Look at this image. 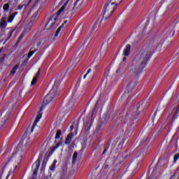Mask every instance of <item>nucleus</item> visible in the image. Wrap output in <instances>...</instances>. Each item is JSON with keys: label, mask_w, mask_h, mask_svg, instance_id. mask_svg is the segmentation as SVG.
I'll return each instance as SVG.
<instances>
[{"label": "nucleus", "mask_w": 179, "mask_h": 179, "mask_svg": "<svg viewBox=\"0 0 179 179\" xmlns=\"http://www.w3.org/2000/svg\"><path fill=\"white\" fill-rule=\"evenodd\" d=\"M40 1V0H35V1H34V2H35V4H36V3H38V1Z\"/></svg>", "instance_id": "37"}, {"label": "nucleus", "mask_w": 179, "mask_h": 179, "mask_svg": "<svg viewBox=\"0 0 179 179\" xmlns=\"http://www.w3.org/2000/svg\"><path fill=\"white\" fill-rule=\"evenodd\" d=\"M120 2H122V0H110V2H109V3H114L117 8Z\"/></svg>", "instance_id": "17"}, {"label": "nucleus", "mask_w": 179, "mask_h": 179, "mask_svg": "<svg viewBox=\"0 0 179 179\" xmlns=\"http://www.w3.org/2000/svg\"><path fill=\"white\" fill-rule=\"evenodd\" d=\"M59 146H62V141H60L59 143H57V144L52 148H50V155H52V153H54V152L58 149V148H59Z\"/></svg>", "instance_id": "12"}, {"label": "nucleus", "mask_w": 179, "mask_h": 179, "mask_svg": "<svg viewBox=\"0 0 179 179\" xmlns=\"http://www.w3.org/2000/svg\"><path fill=\"white\" fill-rule=\"evenodd\" d=\"M40 163H41V160L40 159H38L32 165V171L33 175L31 176V178H29V179H37V173L38 172V169H40Z\"/></svg>", "instance_id": "5"}, {"label": "nucleus", "mask_w": 179, "mask_h": 179, "mask_svg": "<svg viewBox=\"0 0 179 179\" xmlns=\"http://www.w3.org/2000/svg\"><path fill=\"white\" fill-rule=\"evenodd\" d=\"M17 12L13 13L10 15H9L7 23H12L13 22V20L15 19V17L17 15Z\"/></svg>", "instance_id": "14"}, {"label": "nucleus", "mask_w": 179, "mask_h": 179, "mask_svg": "<svg viewBox=\"0 0 179 179\" xmlns=\"http://www.w3.org/2000/svg\"><path fill=\"white\" fill-rule=\"evenodd\" d=\"M122 61L123 62L127 61V57H123Z\"/></svg>", "instance_id": "38"}, {"label": "nucleus", "mask_w": 179, "mask_h": 179, "mask_svg": "<svg viewBox=\"0 0 179 179\" xmlns=\"http://www.w3.org/2000/svg\"><path fill=\"white\" fill-rule=\"evenodd\" d=\"M129 52H131V45L127 44L124 49L123 55H124V57H128Z\"/></svg>", "instance_id": "10"}, {"label": "nucleus", "mask_w": 179, "mask_h": 179, "mask_svg": "<svg viewBox=\"0 0 179 179\" xmlns=\"http://www.w3.org/2000/svg\"><path fill=\"white\" fill-rule=\"evenodd\" d=\"M67 6H68V1H66V2L60 8V9L57 12V16H59V15H61V13H62V12H64V10H65V8H66Z\"/></svg>", "instance_id": "15"}, {"label": "nucleus", "mask_w": 179, "mask_h": 179, "mask_svg": "<svg viewBox=\"0 0 179 179\" xmlns=\"http://www.w3.org/2000/svg\"><path fill=\"white\" fill-rule=\"evenodd\" d=\"M21 146L22 141H20L18 144V146L17 147V149L13 155V160L16 162L17 164H20V163L22 162V157H23L24 152Z\"/></svg>", "instance_id": "4"}, {"label": "nucleus", "mask_w": 179, "mask_h": 179, "mask_svg": "<svg viewBox=\"0 0 179 179\" xmlns=\"http://www.w3.org/2000/svg\"><path fill=\"white\" fill-rule=\"evenodd\" d=\"M135 86H136V82L135 81H131L130 82V83L128 85L127 87L129 89H134V87H135Z\"/></svg>", "instance_id": "18"}, {"label": "nucleus", "mask_w": 179, "mask_h": 179, "mask_svg": "<svg viewBox=\"0 0 179 179\" xmlns=\"http://www.w3.org/2000/svg\"><path fill=\"white\" fill-rule=\"evenodd\" d=\"M173 159H174V162L178 161V159H179V154H176V155H174Z\"/></svg>", "instance_id": "31"}, {"label": "nucleus", "mask_w": 179, "mask_h": 179, "mask_svg": "<svg viewBox=\"0 0 179 179\" xmlns=\"http://www.w3.org/2000/svg\"><path fill=\"white\" fill-rule=\"evenodd\" d=\"M7 120H9V113H6L5 117H4V123L6 122Z\"/></svg>", "instance_id": "28"}, {"label": "nucleus", "mask_w": 179, "mask_h": 179, "mask_svg": "<svg viewBox=\"0 0 179 179\" xmlns=\"http://www.w3.org/2000/svg\"><path fill=\"white\" fill-rule=\"evenodd\" d=\"M76 159H78V152H74L73 155V159H72L73 163H75V162H76Z\"/></svg>", "instance_id": "21"}, {"label": "nucleus", "mask_w": 179, "mask_h": 179, "mask_svg": "<svg viewBox=\"0 0 179 179\" xmlns=\"http://www.w3.org/2000/svg\"><path fill=\"white\" fill-rule=\"evenodd\" d=\"M37 13H34V15H33V16L31 17V19L33 20V19H36V17H37Z\"/></svg>", "instance_id": "34"}, {"label": "nucleus", "mask_w": 179, "mask_h": 179, "mask_svg": "<svg viewBox=\"0 0 179 179\" xmlns=\"http://www.w3.org/2000/svg\"><path fill=\"white\" fill-rule=\"evenodd\" d=\"M73 138V133H70L66 138L65 144L69 145V143H71Z\"/></svg>", "instance_id": "13"}, {"label": "nucleus", "mask_w": 179, "mask_h": 179, "mask_svg": "<svg viewBox=\"0 0 179 179\" xmlns=\"http://www.w3.org/2000/svg\"><path fill=\"white\" fill-rule=\"evenodd\" d=\"M58 26V22H57V17L51 18L45 26L47 30L51 29H55Z\"/></svg>", "instance_id": "6"}, {"label": "nucleus", "mask_w": 179, "mask_h": 179, "mask_svg": "<svg viewBox=\"0 0 179 179\" xmlns=\"http://www.w3.org/2000/svg\"><path fill=\"white\" fill-rule=\"evenodd\" d=\"M75 100H76V96L73 95V96L70 99V101H71V103H75Z\"/></svg>", "instance_id": "27"}, {"label": "nucleus", "mask_w": 179, "mask_h": 179, "mask_svg": "<svg viewBox=\"0 0 179 179\" xmlns=\"http://www.w3.org/2000/svg\"><path fill=\"white\" fill-rule=\"evenodd\" d=\"M104 152H106V150L103 151V153H104Z\"/></svg>", "instance_id": "45"}, {"label": "nucleus", "mask_w": 179, "mask_h": 179, "mask_svg": "<svg viewBox=\"0 0 179 179\" xmlns=\"http://www.w3.org/2000/svg\"><path fill=\"white\" fill-rule=\"evenodd\" d=\"M70 128H71V129L72 131V129H73V126H71Z\"/></svg>", "instance_id": "40"}, {"label": "nucleus", "mask_w": 179, "mask_h": 179, "mask_svg": "<svg viewBox=\"0 0 179 179\" xmlns=\"http://www.w3.org/2000/svg\"><path fill=\"white\" fill-rule=\"evenodd\" d=\"M6 14L3 15L0 21V29H6L8 26V22H6Z\"/></svg>", "instance_id": "8"}, {"label": "nucleus", "mask_w": 179, "mask_h": 179, "mask_svg": "<svg viewBox=\"0 0 179 179\" xmlns=\"http://www.w3.org/2000/svg\"><path fill=\"white\" fill-rule=\"evenodd\" d=\"M137 114L139 115V112H137Z\"/></svg>", "instance_id": "44"}, {"label": "nucleus", "mask_w": 179, "mask_h": 179, "mask_svg": "<svg viewBox=\"0 0 179 179\" xmlns=\"http://www.w3.org/2000/svg\"><path fill=\"white\" fill-rule=\"evenodd\" d=\"M90 72H92V69H89L87 70V73L85 74V76H84V77H83L84 79H86L87 75H89V73H90Z\"/></svg>", "instance_id": "25"}, {"label": "nucleus", "mask_w": 179, "mask_h": 179, "mask_svg": "<svg viewBox=\"0 0 179 179\" xmlns=\"http://www.w3.org/2000/svg\"><path fill=\"white\" fill-rule=\"evenodd\" d=\"M16 167H17V166H15V169H16Z\"/></svg>", "instance_id": "46"}, {"label": "nucleus", "mask_w": 179, "mask_h": 179, "mask_svg": "<svg viewBox=\"0 0 179 179\" xmlns=\"http://www.w3.org/2000/svg\"><path fill=\"white\" fill-rule=\"evenodd\" d=\"M30 24H31V22H29L28 25L30 26Z\"/></svg>", "instance_id": "41"}, {"label": "nucleus", "mask_w": 179, "mask_h": 179, "mask_svg": "<svg viewBox=\"0 0 179 179\" xmlns=\"http://www.w3.org/2000/svg\"><path fill=\"white\" fill-rule=\"evenodd\" d=\"M54 170H55V163H53L50 168V171H54Z\"/></svg>", "instance_id": "26"}, {"label": "nucleus", "mask_w": 179, "mask_h": 179, "mask_svg": "<svg viewBox=\"0 0 179 179\" xmlns=\"http://www.w3.org/2000/svg\"><path fill=\"white\" fill-rule=\"evenodd\" d=\"M20 38H22V36H20Z\"/></svg>", "instance_id": "47"}, {"label": "nucleus", "mask_w": 179, "mask_h": 179, "mask_svg": "<svg viewBox=\"0 0 179 179\" xmlns=\"http://www.w3.org/2000/svg\"><path fill=\"white\" fill-rule=\"evenodd\" d=\"M36 82H37V78L34 77L31 82V86H34V85H36Z\"/></svg>", "instance_id": "23"}, {"label": "nucleus", "mask_w": 179, "mask_h": 179, "mask_svg": "<svg viewBox=\"0 0 179 179\" xmlns=\"http://www.w3.org/2000/svg\"><path fill=\"white\" fill-rule=\"evenodd\" d=\"M40 71H41V69H39L38 72L36 74L35 78H36V79H38V76H40Z\"/></svg>", "instance_id": "33"}, {"label": "nucleus", "mask_w": 179, "mask_h": 179, "mask_svg": "<svg viewBox=\"0 0 179 179\" xmlns=\"http://www.w3.org/2000/svg\"><path fill=\"white\" fill-rule=\"evenodd\" d=\"M97 68H99V66L96 65L95 66V72H96V71H97Z\"/></svg>", "instance_id": "36"}, {"label": "nucleus", "mask_w": 179, "mask_h": 179, "mask_svg": "<svg viewBox=\"0 0 179 179\" xmlns=\"http://www.w3.org/2000/svg\"><path fill=\"white\" fill-rule=\"evenodd\" d=\"M5 57H6V54H3V57L0 59V64H2V62L5 61Z\"/></svg>", "instance_id": "29"}, {"label": "nucleus", "mask_w": 179, "mask_h": 179, "mask_svg": "<svg viewBox=\"0 0 179 179\" xmlns=\"http://www.w3.org/2000/svg\"><path fill=\"white\" fill-rule=\"evenodd\" d=\"M79 1L80 0H76V1L70 2L66 8V10H67V12H71V10H73V9L76 8V5L78 4V2H79Z\"/></svg>", "instance_id": "7"}, {"label": "nucleus", "mask_w": 179, "mask_h": 179, "mask_svg": "<svg viewBox=\"0 0 179 179\" xmlns=\"http://www.w3.org/2000/svg\"><path fill=\"white\" fill-rule=\"evenodd\" d=\"M115 9H117V6L114 3H108L103 10L102 20H107L114 13Z\"/></svg>", "instance_id": "3"}, {"label": "nucleus", "mask_w": 179, "mask_h": 179, "mask_svg": "<svg viewBox=\"0 0 179 179\" xmlns=\"http://www.w3.org/2000/svg\"><path fill=\"white\" fill-rule=\"evenodd\" d=\"M61 135H62V132L61 131V130H57L55 135V139H59V138H61Z\"/></svg>", "instance_id": "20"}, {"label": "nucleus", "mask_w": 179, "mask_h": 179, "mask_svg": "<svg viewBox=\"0 0 179 179\" xmlns=\"http://www.w3.org/2000/svg\"><path fill=\"white\" fill-rule=\"evenodd\" d=\"M0 179H1V178H0Z\"/></svg>", "instance_id": "48"}, {"label": "nucleus", "mask_w": 179, "mask_h": 179, "mask_svg": "<svg viewBox=\"0 0 179 179\" xmlns=\"http://www.w3.org/2000/svg\"><path fill=\"white\" fill-rule=\"evenodd\" d=\"M3 10L4 12H9V3H5L3 6Z\"/></svg>", "instance_id": "19"}, {"label": "nucleus", "mask_w": 179, "mask_h": 179, "mask_svg": "<svg viewBox=\"0 0 179 179\" xmlns=\"http://www.w3.org/2000/svg\"><path fill=\"white\" fill-rule=\"evenodd\" d=\"M27 143H28L27 141H26V145H27Z\"/></svg>", "instance_id": "43"}, {"label": "nucleus", "mask_w": 179, "mask_h": 179, "mask_svg": "<svg viewBox=\"0 0 179 179\" xmlns=\"http://www.w3.org/2000/svg\"><path fill=\"white\" fill-rule=\"evenodd\" d=\"M168 37H173L174 36V32L170 31L168 34H167Z\"/></svg>", "instance_id": "30"}, {"label": "nucleus", "mask_w": 179, "mask_h": 179, "mask_svg": "<svg viewBox=\"0 0 179 179\" xmlns=\"http://www.w3.org/2000/svg\"><path fill=\"white\" fill-rule=\"evenodd\" d=\"M67 20L64 21V23H63L57 30L55 34V37H58V34H59V31H61V29H62V27H64V24L66 23H67Z\"/></svg>", "instance_id": "16"}, {"label": "nucleus", "mask_w": 179, "mask_h": 179, "mask_svg": "<svg viewBox=\"0 0 179 179\" xmlns=\"http://www.w3.org/2000/svg\"><path fill=\"white\" fill-rule=\"evenodd\" d=\"M45 164H46L45 159H43L42 167H45Z\"/></svg>", "instance_id": "35"}, {"label": "nucleus", "mask_w": 179, "mask_h": 179, "mask_svg": "<svg viewBox=\"0 0 179 179\" xmlns=\"http://www.w3.org/2000/svg\"><path fill=\"white\" fill-rule=\"evenodd\" d=\"M57 94H58V83H55L50 93L48 94L43 99L44 106H47V104L52 102V99L55 98V96H57Z\"/></svg>", "instance_id": "2"}, {"label": "nucleus", "mask_w": 179, "mask_h": 179, "mask_svg": "<svg viewBox=\"0 0 179 179\" xmlns=\"http://www.w3.org/2000/svg\"><path fill=\"white\" fill-rule=\"evenodd\" d=\"M17 68H19V66H15L13 69V70L11 71V73H12L13 75H15V73H16V71H17Z\"/></svg>", "instance_id": "24"}, {"label": "nucleus", "mask_w": 179, "mask_h": 179, "mask_svg": "<svg viewBox=\"0 0 179 179\" xmlns=\"http://www.w3.org/2000/svg\"><path fill=\"white\" fill-rule=\"evenodd\" d=\"M3 50V48H0V54L2 52V50Z\"/></svg>", "instance_id": "39"}, {"label": "nucleus", "mask_w": 179, "mask_h": 179, "mask_svg": "<svg viewBox=\"0 0 179 179\" xmlns=\"http://www.w3.org/2000/svg\"><path fill=\"white\" fill-rule=\"evenodd\" d=\"M53 163H55V164H57V161H54V162Z\"/></svg>", "instance_id": "42"}, {"label": "nucleus", "mask_w": 179, "mask_h": 179, "mask_svg": "<svg viewBox=\"0 0 179 179\" xmlns=\"http://www.w3.org/2000/svg\"><path fill=\"white\" fill-rule=\"evenodd\" d=\"M32 1L33 0H24L23 2H22L23 4H20L17 6V10H22V9H23L24 6H25V8H27V6H29V5H30V3H31Z\"/></svg>", "instance_id": "9"}, {"label": "nucleus", "mask_w": 179, "mask_h": 179, "mask_svg": "<svg viewBox=\"0 0 179 179\" xmlns=\"http://www.w3.org/2000/svg\"><path fill=\"white\" fill-rule=\"evenodd\" d=\"M12 34H13V31L9 32V37L7 38V39L5 41L4 43H6V41H8V40H9V38H10V37H12Z\"/></svg>", "instance_id": "32"}, {"label": "nucleus", "mask_w": 179, "mask_h": 179, "mask_svg": "<svg viewBox=\"0 0 179 179\" xmlns=\"http://www.w3.org/2000/svg\"><path fill=\"white\" fill-rule=\"evenodd\" d=\"M41 117H42V115L41 113H38L37 117H36V119L35 120V122L32 126V129L31 130V132H33L34 128L36 127V125H37V123L38 122H40V120H41Z\"/></svg>", "instance_id": "11"}, {"label": "nucleus", "mask_w": 179, "mask_h": 179, "mask_svg": "<svg viewBox=\"0 0 179 179\" xmlns=\"http://www.w3.org/2000/svg\"><path fill=\"white\" fill-rule=\"evenodd\" d=\"M150 57H152V50H150V48H145L141 50L140 55L137 57L134 69V66H132L130 68L129 71H131L134 75L141 73V72L145 69L146 62H148V60L149 58H150Z\"/></svg>", "instance_id": "1"}, {"label": "nucleus", "mask_w": 179, "mask_h": 179, "mask_svg": "<svg viewBox=\"0 0 179 179\" xmlns=\"http://www.w3.org/2000/svg\"><path fill=\"white\" fill-rule=\"evenodd\" d=\"M36 51H37V50L30 51L28 54V58H31V57H33V55H34V52H36Z\"/></svg>", "instance_id": "22"}]
</instances>
